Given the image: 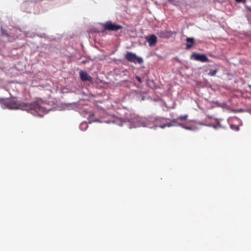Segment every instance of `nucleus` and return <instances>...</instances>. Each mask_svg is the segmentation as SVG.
Instances as JSON below:
<instances>
[{
    "mask_svg": "<svg viewBox=\"0 0 251 251\" xmlns=\"http://www.w3.org/2000/svg\"><path fill=\"white\" fill-rule=\"evenodd\" d=\"M146 40L148 42L150 46H152L156 44L157 37L155 35L152 34L149 37H146Z\"/></svg>",
    "mask_w": 251,
    "mask_h": 251,
    "instance_id": "6",
    "label": "nucleus"
},
{
    "mask_svg": "<svg viewBox=\"0 0 251 251\" xmlns=\"http://www.w3.org/2000/svg\"><path fill=\"white\" fill-rule=\"evenodd\" d=\"M1 33L2 36H6L8 38H10V35L7 32V31L4 30L3 28L1 29Z\"/></svg>",
    "mask_w": 251,
    "mask_h": 251,
    "instance_id": "11",
    "label": "nucleus"
},
{
    "mask_svg": "<svg viewBox=\"0 0 251 251\" xmlns=\"http://www.w3.org/2000/svg\"><path fill=\"white\" fill-rule=\"evenodd\" d=\"M248 87L249 88H251V85H250V84H248Z\"/></svg>",
    "mask_w": 251,
    "mask_h": 251,
    "instance_id": "18",
    "label": "nucleus"
},
{
    "mask_svg": "<svg viewBox=\"0 0 251 251\" xmlns=\"http://www.w3.org/2000/svg\"><path fill=\"white\" fill-rule=\"evenodd\" d=\"M94 116V115H93V114H91V115H90V118L91 117H92V116Z\"/></svg>",
    "mask_w": 251,
    "mask_h": 251,
    "instance_id": "20",
    "label": "nucleus"
},
{
    "mask_svg": "<svg viewBox=\"0 0 251 251\" xmlns=\"http://www.w3.org/2000/svg\"><path fill=\"white\" fill-rule=\"evenodd\" d=\"M218 71H219L218 68H216L214 70L211 69L209 70V72H208V75L210 76H214L216 75V74L218 72Z\"/></svg>",
    "mask_w": 251,
    "mask_h": 251,
    "instance_id": "10",
    "label": "nucleus"
},
{
    "mask_svg": "<svg viewBox=\"0 0 251 251\" xmlns=\"http://www.w3.org/2000/svg\"><path fill=\"white\" fill-rule=\"evenodd\" d=\"M4 105L6 107L11 109L21 108L23 110H26L36 116H42L44 111V108L38 102H33L32 103H22L20 104L15 99H12L6 101L4 103Z\"/></svg>",
    "mask_w": 251,
    "mask_h": 251,
    "instance_id": "1",
    "label": "nucleus"
},
{
    "mask_svg": "<svg viewBox=\"0 0 251 251\" xmlns=\"http://www.w3.org/2000/svg\"><path fill=\"white\" fill-rule=\"evenodd\" d=\"M125 58L128 61L135 64H141L143 63V59L142 57L137 56L135 53L131 52H127L125 55Z\"/></svg>",
    "mask_w": 251,
    "mask_h": 251,
    "instance_id": "2",
    "label": "nucleus"
},
{
    "mask_svg": "<svg viewBox=\"0 0 251 251\" xmlns=\"http://www.w3.org/2000/svg\"><path fill=\"white\" fill-rule=\"evenodd\" d=\"M183 127H184V128H185V129H190V127H189L183 126Z\"/></svg>",
    "mask_w": 251,
    "mask_h": 251,
    "instance_id": "17",
    "label": "nucleus"
},
{
    "mask_svg": "<svg viewBox=\"0 0 251 251\" xmlns=\"http://www.w3.org/2000/svg\"><path fill=\"white\" fill-rule=\"evenodd\" d=\"M233 126H234L235 127V129L236 130H238L239 129V127L238 126H231V127H233Z\"/></svg>",
    "mask_w": 251,
    "mask_h": 251,
    "instance_id": "16",
    "label": "nucleus"
},
{
    "mask_svg": "<svg viewBox=\"0 0 251 251\" xmlns=\"http://www.w3.org/2000/svg\"><path fill=\"white\" fill-rule=\"evenodd\" d=\"M135 78H136V79L138 81V82H139V83H141V82H142L141 78L139 76H135Z\"/></svg>",
    "mask_w": 251,
    "mask_h": 251,
    "instance_id": "15",
    "label": "nucleus"
},
{
    "mask_svg": "<svg viewBox=\"0 0 251 251\" xmlns=\"http://www.w3.org/2000/svg\"><path fill=\"white\" fill-rule=\"evenodd\" d=\"M168 0L169 1H170V2H172V1H173L174 0Z\"/></svg>",
    "mask_w": 251,
    "mask_h": 251,
    "instance_id": "19",
    "label": "nucleus"
},
{
    "mask_svg": "<svg viewBox=\"0 0 251 251\" xmlns=\"http://www.w3.org/2000/svg\"><path fill=\"white\" fill-rule=\"evenodd\" d=\"M88 126L87 123H82L80 125L79 128L81 130L85 131L88 128Z\"/></svg>",
    "mask_w": 251,
    "mask_h": 251,
    "instance_id": "9",
    "label": "nucleus"
},
{
    "mask_svg": "<svg viewBox=\"0 0 251 251\" xmlns=\"http://www.w3.org/2000/svg\"><path fill=\"white\" fill-rule=\"evenodd\" d=\"M187 44H186L185 49L188 50L190 49L194 44V39L193 38L188 37L186 40Z\"/></svg>",
    "mask_w": 251,
    "mask_h": 251,
    "instance_id": "7",
    "label": "nucleus"
},
{
    "mask_svg": "<svg viewBox=\"0 0 251 251\" xmlns=\"http://www.w3.org/2000/svg\"><path fill=\"white\" fill-rule=\"evenodd\" d=\"M237 3H245L246 0H235Z\"/></svg>",
    "mask_w": 251,
    "mask_h": 251,
    "instance_id": "14",
    "label": "nucleus"
},
{
    "mask_svg": "<svg viewBox=\"0 0 251 251\" xmlns=\"http://www.w3.org/2000/svg\"><path fill=\"white\" fill-rule=\"evenodd\" d=\"M102 25L104 30L116 31L123 28L122 25L113 24L110 21H107Z\"/></svg>",
    "mask_w": 251,
    "mask_h": 251,
    "instance_id": "3",
    "label": "nucleus"
},
{
    "mask_svg": "<svg viewBox=\"0 0 251 251\" xmlns=\"http://www.w3.org/2000/svg\"><path fill=\"white\" fill-rule=\"evenodd\" d=\"M172 126V125L171 124H163L162 125L160 126V127L162 128H165L166 126H168V127H170Z\"/></svg>",
    "mask_w": 251,
    "mask_h": 251,
    "instance_id": "13",
    "label": "nucleus"
},
{
    "mask_svg": "<svg viewBox=\"0 0 251 251\" xmlns=\"http://www.w3.org/2000/svg\"><path fill=\"white\" fill-rule=\"evenodd\" d=\"M157 35L161 38H165L169 37L168 32L167 31H161L158 33Z\"/></svg>",
    "mask_w": 251,
    "mask_h": 251,
    "instance_id": "8",
    "label": "nucleus"
},
{
    "mask_svg": "<svg viewBox=\"0 0 251 251\" xmlns=\"http://www.w3.org/2000/svg\"><path fill=\"white\" fill-rule=\"evenodd\" d=\"M191 58H193L195 60L200 61L202 62H207L209 61V59L204 54L193 53L191 55Z\"/></svg>",
    "mask_w": 251,
    "mask_h": 251,
    "instance_id": "4",
    "label": "nucleus"
},
{
    "mask_svg": "<svg viewBox=\"0 0 251 251\" xmlns=\"http://www.w3.org/2000/svg\"><path fill=\"white\" fill-rule=\"evenodd\" d=\"M187 117H188V116L187 115H183V116H180L177 119V120H180L181 121H183V120H186L187 119Z\"/></svg>",
    "mask_w": 251,
    "mask_h": 251,
    "instance_id": "12",
    "label": "nucleus"
},
{
    "mask_svg": "<svg viewBox=\"0 0 251 251\" xmlns=\"http://www.w3.org/2000/svg\"><path fill=\"white\" fill-rule=\"evenodd\" d=\"M79 75L81 79L83 81L92 82L93 80L92 77L89 75L86 72L80 71L79 72Z\"/></svg>",
    "mask_w": 251,
    "mask_h": 251,
    "instance_id": "5",
    "label": "nucleus"
}]
</instances>
